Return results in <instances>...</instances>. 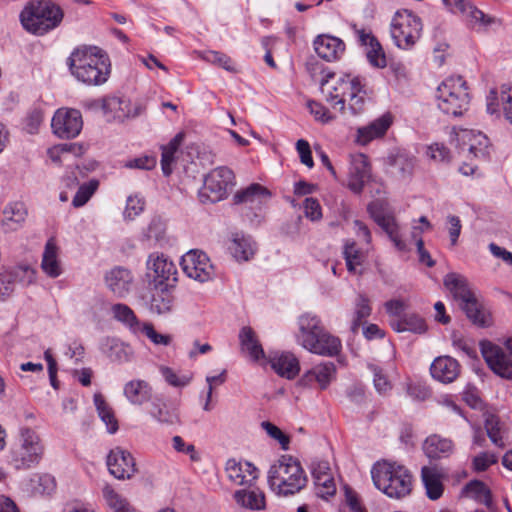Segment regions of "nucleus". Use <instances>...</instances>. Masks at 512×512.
Instances as JSON below:
<instances>
[{"instance_id": "obj_44", "label": "nucleus", "mask_w": 512, "mask_h": 512, "mask_svg": "<svg viewBox=\"0 0 512 512\" xmlns=\"http://www.w3.org/2000/svg\"><path fill=\"white\" fill-rule=\"evenodd\" d=\"M142 241L162 246L166 242V223L160 216H153L143 230Z\"/></svg>"}, {"instance_id": "obj_37", "label": "nucleus", "mask_w": 512, "mask_h": 512, "mask_svg": "<svg viewBox=\"0 0 512 512\" xmlns=\"http://www.w3.org/2000/svg\"><path fill=\"white\" fill-rule=\"evenodd\" d=\"M234 500L238 506L250 511H262L266 507L265 494L256 489H241L234 493Z\"/></svg>"}, {"instance_id": "obj_11", "label": "nucleus", "mask_w": 512, "mask_h": 512, "mask_svg": "<svg viewBox=\"0 0 512 512\" xmlns=\"http://www.w3.org/2000/svg\"><path fill=\"white\" fill-rule=\"evenodd\" d=\"M181 266L189 278L201 283L212 280L215 276V269L209 257L199 250H191L182 256Z\"/></svg>"}, {"instance_id": "obj_10", "label": "nucleus", "mask_w": 512, "mask_h": 512, "mask_svg": "<svg viewBox=\"0 0 512 512\" xmlns=\"http://www.w3.org/2000/svg\"><path fill=\"white\" fill-rule=\"evenodd\" d=\"M391 36L401 49H410L421 36V19L408 10L397 11L391 22Z\"/></svg>"}, {"instance_id": "obj_41", "label": "nucleus", "mask_w": 512, "mask_h": 512, "mask_svg": "<svg viewBox=\"0 0 512 512\" xmlns=\"http://www.w3.org/2000/svg\"><path fill=\"white\" fill-rule=\"evenodd\" d=\"M101 350L113 362L124 363L130 359V348L115 338H105Z\"/></svg>"}, {"instance_id": "obj_48", "label": "nucleus", "mask_w": 512, "mask_h": 512, "mask_svg": "<svg viewBox=\"0 0 512 512\" xmlns=\"http://www.w3.org/2000/svg\"><path fill=\"white\" fill-rule=\"evenodd\" d=\"M113 317L127 326L133 333L141 330L142 323L138 320L133 310L126 304H114L111 307Z\"/></svg>"}, {"instance_id": "obj_27", "label": "nucleus", "mask_w": 512, "mask_h": 512, "mask_svg": "<svg viewBox=\"0 0 512 512\" xmlns=\"http://www.w3.org/2000/svg\"><path fill=\"white\" fill-rule=\"evenodd\" d=\"M392 122V115L385 113L368 125L359 127L357 129L356 142L361 145H366L375 139L383 137L392 125Z\"/></svg>"}, {"instance_id": "obj_2", "label": "nucleus", "mask_w": 512, "mask_h": 512, "mask_svg": "<svg viewBox=\"0 0 512 512\" xmlns=\"http://www.w3.org/2000/svg\"><path fill=\"white\" fill-rule=\"evenodd\" d=\"M69 67L77 80L88 85L103 84L110 73L109 58L95 46L74 50L69 57Z\"/></svg>"}, {"instance_id": "obj_40", "label": "nucleus", "mask_w": 512, "mask_h": 512, "mask_svg": "<svg viewBox=\"0 0 512 512\" xmlns=\"http://www.w3.org/2000/svg\"><path fill=\"white\" fill-rule=\"evenodd\" d=\"M423 451L431 459H439L449 456L453 451V443L450 439L439 435H431L423 444Z\"/></svg>"}, {"instance_id": "obj_16", "label": "nucleus", "mask_w": 512, "mask_h": 512, "mask_svg": "<svg viewBox=\"0 0 512 512\" xmlns=\"http://www.w3.org/2000/svg\"><path fill=\"white\" fill-rule=\"evenodd\" d=\"M487 112L497 118L504 115L512 125V85H502L490 90L486 98Z\"/></svg>"}, {"instance_id": "obj_20", "label": "nucleus", "mask_w": 512, "mask_h": 512, "mask_svg": "<svg viewBox=\"0 0 512 512\" xmlns=\"http://www.w3.org/2000/svg\"><path fill=\"white\" fill-rule=\"evenodd\" d=\"M336 366L333 362L325 361L314 365L306 371L299 380L304 387H313L315 384L321 390H325L336 378Z\"/></svg>"}, {"instance_id": "obj_61", "label": "nucleus", "mask_w": 512, "mask_h": 512, "mask_svg": "<svg viewBox=\"0 0 512 512\" xmlns=\"http://www.w3.org/2000/svg\"><path fill=\"white\" fill-rule=\"evenodd\" d=\"M370 369L374 376L373 383L377 392L380 394L388 393L391 390L392 385L387 376L382 372V369L374 365H371Z\"/></svg>"}, {"instance_id": "obj_3", "label": "nucleus", "mask_w": 512, "mask_h": 512, "mask_svg": "<svg viewBox=\"0 0 512 512\" xmlns=\"http://www.w3.org/2000/svg\"><path fill=\"white\" fill-rule=\"evenodd\" d=\"M298 325V343L309 352L329 357L340 352L342 347L340 339L326 331L316 315L303 314L299 317Z\"/></svg>"}, {"instance_id": "obj_46", "label": "nucleus", "mask_w": 512, "mask_h": 512, "mask_svg": "<svg viewBox=\"0 0 512 512\" xmlns=\"http://www.w3.org/2000/svg\"><path fill=\"white\" fill-rule=\"evenodd\" d=\"M463 494L488 508L492 505L491 491L488 486L480 480H472L467 483L463 488Z\"/></svg>"}, {"instance_id": "obj_15", "label": "nucleus", "mask_w": 512, "mask_h": 512, "mask_svg": "<svg viewBox=\"0 0 512 512\" xmlns=\"http://www.w3.org/2000/svg\"><path fill=\"white\" fill-rule=\"evenodd\" d=\"M368 212L373 220L383 229L399 251H407V244L402 239L400 226L392 214L385 213L378 202L368 205Z\"/></svg>"}, {"instance_id": "obj_31", "label": "nucleus", "mask_w": 512, "mask_h": 512, "mask_svg": "<svg viewBox=\"0 0 512 512\" xmlns=\"http://www.w3.org/2000/svg\"><path fill=\"white\" fill-rule=\"evenodd\" d=\"M314 49L320 58L326 61H334L344 53L345 44L337 37L320 35L314 40Z\"/></svg>"}, {"instance_id": "obj_57", "label": "nucleus", "mask_w": 512, "mask_h": 512, "mask_svg": "<svg viewBox=\"0 0 512 512\" xmlns=\"http://www.w3.org/2000/svg\"><path fill=\"white\" fill-rule=\"evenodd\" d=\"M393 165L402 178H408L413 174L416 157L406 153H399L395 156Z\"/></svg>"}, {"instance_id": "obj_1", "label": "nucleus", "mask_w": 512, "mask_h": 512, "mask_svg": "<svg viewBox=\"0 0 512 512\" xmlns=\"http://www.w3.org/2000/svg\"><path fill=\"white\" fill-rule=\"evenodd\" d=\"M320 84L326 101L341 113L346 111V102L351 114L358 115L364 111L366 92L360 77L351 74L335 77L333 73H327Z\"/></svg>"}, {"instance_id": "obj_45", "label": "nucleus", "mask_w": 512, "mask_h": 512, "mask_svg": "<svg viewBox=\"0 0 512 512\" xmlns=\"http://www.w3.org/2000/svg\"><path fill=\"white\" fill-rule=\"evenodd\" d=\"M102 494L106 504L113 512H138L130 502L111 485L106 484L102 489Z\"/></svg>"}, {"instance_id": "obj_9", "label": "nucleus", "mask_w": 512, "mask_h": 512, "mask_svg": "<svg viewBox=\"0 0 512 512\" xmlns=\"http://www.w3.org/2000/svg\"><path fill=\"white\" fill-rule=\"evenodd\" d=\"M235 185V176L225 166L210 171L204 178L198 196L201 203H216L225 199Z\"/></svg>"}, {"instance_id": "obj_24", "label": "nucleus", "mask_w": 512, "mask_h": 512, "mask_svg": "<svg viewBox=\"0 0 512 512\" xmlns=\"http://www.w3.org/2000/svg\"><path fill=\"white\" fill-rule=\"evenodd\" d=\"M461 366L450 356H439L430 366V373L436 381L449 384L454 382L460 374Z\"/></svg>"}, {"instance_id": "obj_25", "label": "nucleus", "mask_w": 512, "mask_h": 512, "mask_svg": "<svg viewBox=\"0 0 512 512\" xmlns=\"http://www.w3.org/2000/svg\"><path fill=\"white\" fill-rule=\"evenodd\" d=\"M28 217V208L22 201H10L2 210L1 226L6 231H17L24 227Z\"/></svg>"}, {"instance_id": "obj_58", "label": "nucleus", "mask_w": 512, "mask_h": 512, "mask_svg": "<svg viewBox=\"0 0 512 512\" xmlns=\"http://www.w3.org/2000/svg\"><path fill=\"white\" fill-rule=\"evenodd\" d=\"M314 484L317 495L323 499L333 496L336 493V484L332 473L318 477L317 480H314Z\"/></svg>"}, {"instance_id": "obj_28", "label": "nucleus", "mask_w": 512, "mask_h": 512, "mask_svg": "<svg viewBox=\"0 0 512 512\" xmlns=\"http://www.w3.org/2000/svg\"><path fill=\"white\" fill-rule=\"evenodd\" d=\"M268 362L279 376L289 380L294 379L300 371L298 359L289 352H276L271 354Z\"/></svg>"}, {"instance_id": "obj_29", "label": "nucleus", "mask_w": 512, "mask_h": 512, "mask_svg": "<svg viewBox=\"0 0 512 512\" xmlns=\"http://www.w3.org/2000/svg\"><path fill=\"white\" fill-rule=\"evenodd\" d=\"M270 198L269 191L260 184L253 183L239 190L233 197L235 204H242L250 209H260Z\"/></svg>"}, {"instance_id": "obj_12", "label": "nucleus", "mask_w": 512, "mask_h": 512, "mask_svg": "<svg viewBox=\"0 0 512 512\" xmlns=\"http://www.w3.org/2000/svg\"><path fill=\"white\" fill-rule=\"evenodd\" d=\"M83 127L81 112L72 108H60L51 120L53 133L62 139H72L78 136Z\"/></svg>"}, {"instance_id": "obj_22", "label": "nucleus", "mask_w": 512, "mask_h": 512, "mask_svg": "<svg viewBox=\"0 0 512 512\" xmlns=\"http://www.w3.org/2000/svg\"><path fill=\"white\" fill-rule=\"evenodd\" d=\"M102 109L108 119L119 121L136 117L142 111V107L139 104H133L126 98L115 96L105 98L103 100Z\"/></svg>"}, {"instance_id": "obj_13", "label": "nucleus", "mask_w": 512, "mask_h": 512, "mask_svg": "<svg viewBox=\"0 0 512 512\" xmlns=\"http://www.w3.org/2000/svg\"><path fill=\"white\" fill-rule=\"evenodd\" d=\"M147 269L153 273L151 285L174 286L177 281L176 265L162 253L149 255Z\"/></svg>"}, {"instance_id": "obj_42", "label": "nucleus", "mask_w": 512, "mask_h": 512, "mask_svg": "<svg viewBox=\"0 0 512 512\" xmlns=\"http://www.w3.org/2000/svg\"><path fill=\"white\" fill-rule=\"evenodd\" d=\"M239 339L242 351L247 353L253 361H258L264 358L262 346L250 327H243L241 329Z\"/></svg>"}, {"instance_id": "obj_54", "label": "nucleus", "mask_w": 512, "mask_h": 512, "mask_svg": "<svg viewBox=\"0 0 512 512\" xmlns=\"http://www.w3.org/2000/svg\"><path fill=\"white\" fill-rule=\"evenodd\" d=\"M372 308L369 299L365 295H358L355 301L354 316L351 322V331L355 334L362 325L363 320L371 315Z\"/></svg>"}, {"instance_id": "obj_23", "label": "nucleus", "mask_w": 512, "mask_h": 512, "mask_svg": "<svg viewBox=\"0 0 512 512\" xmlns=\"http://www.w3.org/2000/svg\"><path fill=\"white\" fill-rule=\"evenodd\" d=\"M225 471L228 479L235 485H252L258 478V469L250 462L229 459Z\"/></svg>"}, {"instance_id": "obj_47", "label": "nucleus", "mask_w": 512, "mask_h": 512, "mask_svg": "<svg viewBox=\"0 0 512 512\" xmlns=\"http://www.w3.org/2000/svg\"><path fill=\"white\" fill-rule=\"evenodd\" d=\"M184 140V133L180 132L174 136L167 145L161 147V167L164 175L172 173V164L175 162L176 153Z\"/></svg>"}, {"instance_id": "obj_52", "label": "nucleus", "mask_w": 512, "mask_h": 512, "mask_svg": "<svg viewBox=\"0 0 512 512\" xmlns=\"http://www.w3.org/2000/svg\"><path fill=\"white\" fill-rule=\"evenodd\" d=\"M343 255L349 272L356 273L364 260L365 254L357 247L355 241L346 240L343 248Z\"/></svg>"}, {"instance_id": "obj_38", "label": "nucleus", "mask_w": 512, "mask_h": 512, "mask_svg": "<svg viewBox=\"0 0 512 512\" xmlns=\"http://www.w3.org/2000/svg\"><path fill=\"white\" fill-rule=\"evenodd\" d=\"M148 413L161 424L174 425L179 422L177 410L160 398H154L151 401Z\"/></svg>"}, {"instance_id": "obj_50", "label": "nucleus", "mask_w": 512, "mask_h": 512, "mask_svg": "<svg viewBox=\"0 0 512 512\" xmlns=\"http://www.w3.org/2000/svg\"><path fill=\"white\" fill-rule=\"evenodd\" d=\"M453 4L455 7V13L459 12L471 18V20H474L475 22H480L485 26L490 25L493 22V19L491 17L485 15L481 10L476 8L468 0H453Z\"/></svg>"}, {"instance_id": "obj_62", "label": "nucleus", "mask_w": 512, "mask_h": 512, "mask_svg": "<svg viewBox=\"0 0 512 512\" xmlns=\"http://www.w3.org/2000/svg\"><path fill=\"white\" fill-rule=\"evenodd\" d=\"M140 332H143L155 345L168 346L172 340L170 335L158 333L150 323L142 324Z\"/></svg>"}, {"instance_id": "obj_49", "label": "nucleus", "mask_w": 512, "mask_h": 512, "mask_svg": "<svg viewBox=\"0 0 512 512\" xmlns=\"http://www.w3.org/2000/svg\"><path fill=\"white\" fill-rule=\"evenodd\" d=\"M94 404L99 417L105 423L109 433H115L118 430V422L110 405L106 402L101 393H95Z\"/></svg>"}, {"instance_id": "obj_14", "label": "nucleus", "mask_w": 512, "mask_h": 512, "mask_svg": "<svg viewBox=\"0 0 512 512\" xmlns=\"http://www.w3.org/2000/svg\"><path fill=\"white\" fill-rule=\"evenodd\" d=\"M483 358L489 368L498 376L512 380V359L502 348L488 340L480 342Z\"/></svg>"}, {"instance_id": "obj_51", "label": "nucleus", "mask_w": 512, "mask_h": 512, "mask_svg": "<svg viewBox=\"0 0 512 512\" xmlns=\"http://www.w3.org/2000/svg\"><path fill=\"white\" fill-rule=\"evenodd\" d=\"M485 429L490 441L498 448L505 447V428L499 418L489 415L485 420Z\"/></svg>"}, {"instance_id": "obj_26", "label": "nucleus", "mask_w": 512, "mask_h": 512, "mask_svg": "<svg viewBox=\"0 0 512 512\" xmlns=\"http://www.w3.org/2000/svg\"><path fill=\"white\" fill-rule=\"evenodd\" d=\"M355 32L361 45L366 47L368 62L376 68L386 67V54L377 38L364 29H355Z\"/></svg>"}, {"instance_id": "obj_32", "label": "nucleus", "mask_w": 512, "mask_h": 512, "mask_svg": "<svg viewBox=\"0 0 512 512\" xmlns=\"http://www.w3.org/2000/svg\"><path fill=\"white\" fill-rule=\"evenodd\" d=\"M149 309L158 315L168 314L173 310L175 298L170 290L172 286L152 285Z\"/></svg>"}, {"instance_id": "obj_33", "label": "nucleus", "mask_w": 512, "mask_h": 512, "mask_svg": "<svg viewBox=\"0 0 512 512\" xmlns=\"http://www.w3.org/2000/svg\"><path fill=\"white\" fill-rule=\"evenodd\" d=\"M152 387L141 379L128 381L123 387V394L132 405L141 406L152 399Z\"/></svg>"}, {"instance_id": "obj_43", "label": "nucleus", "mask_w": 512, "mask_h": 512, "mask_svg": "<svg viewBox=\"0 0 512 512\" xmlns=\"http://www.w3.org/2000/svg\"><path fill=\"white\" fill-rule=\"evenodd\" d=\"M461 307L474 325L478 327H489L492 325L490 313L482 307L476 297Z\"/></svg>"}, {"instance_id": "obj_7", "label": "nucleus", "mask_w": 512, "mask_h": 512, "mask_svg": "<svg viewBox=\"0 0 512 512\" xmlns=\"http://www.w3.org/2000/svg\"><path fill=\"white\" fill-rule=\"evenodd\" d=\"M62 9L51 1H33L22 10L23 27L35 35H44L55 29L63 20Z\"/></svg>"}, {"instance_id": "obj_30", "label": "nucleus", "mask_w": 512, "mask_h": 512, "mask_svg": "<svg viewBox=\"0 0 512 512\" xmlns=\"http://www.w3.org/2000/svg\"><path fill=\"white\" fill-rule=\"evenodd\" d=\"M105 282L117 297H125L132 289L133 276L128 269L116 267L105 276Z\"/></svg>"}, {"instance_id": "obj_63", "label": "nucleus", "mask_w": 512, "mask_h": 512, "mask_svg": "<svg viewBox=\"0 0 512 512\" xmlns=\"http://www.w3.org/2000/svg\"><path fill=\"white\" fill-rule=\"evenodd\" d=\"M160 371L165 381L174 387H184L188 385L191 381L190 376H179L173 369L169 367H161Z\"/></svg>"}, {"instance_id": "obj_56", "label": "nucleus", "mask_w": 512, "mask_h": 512, "mask_svg": "<svg viewBox=\"0 0 512 512\" xmlns=\"http://www.w3.org/2000/svg\"><path fill=\"white\" fill-rule=\"evenodd\" d=\"M98 186H99V181L96 179H91L87 183L82 184L78 188V190L72 200V205L76 208L84 206L90 200V198L93 196V194L96 192V190L98 189Z\"/></svg>"}, {"instance_id": "obj_17", "label": "nucleus", "mask_w": 512, "mask_h": 512, "mask_svg": "<svg viewBox=\"0 0 512 512\" xmlns=\"http://www.w3.org/2000/svg\"><path fill=\"white\" fill-rule=\"evenodd\" d=\"M462 153L467 157L486 159L489 157L490 142L485 134L475 130H463L457 135Z\"/></svg>"}, {"instance_id": "obj_64", "label": "nucleus", "mask_w": 512, "mask_h": 512, "mask_svg": "<svg viewBox=\"0 0 512 512\" xmlns=\"http://www.w3.org/2000/svg\"><path fill=\"white\" fill-rule=\"evenodd\" d=\"M498 457L492 452H482L473 458V468L477 472L487 470L491 465L497 463Z\"/></svg>"}, {"instance_id": "obj_6", "label": "nucleus", "mask_w": 512, "mask_h": 512, "mask_svg": "<svg viewBox=\"0 0 512 512\" xmlns=\"http://www.w3.org/2000/svg\"><path fill=\"white\" fill-rule=\"evenodd\" d=\"M268 483L279 495H293L307 483L306 474L300 463L291 456H281L268 471Z\"/></svg>"}, {"instance_id": "obj_55", "label": "nucleus", "mask_w": 512, "mask_h": 512, "mask_svg": "<svg viewBox=\"0 0 512 512\" xmlns=\"http://www.w3.org/2000/svg\"><path fill=\"white\" fill-rule=\"evenodd\" d=\"M201 58L207 63L217 65L228 72H237L232 59L222 52L214 50L204 51L201 54Z\"/></svg>"}, {"instance_id": "obj_21", "label": "nucleus", "mask_w": 512, "mask_h": 512, "mask_svg": "<svg viewBox=\"0 0 512 512\" xmlns=\"http://www.w3.org/2000/svg\"><path fill=\"white\" fill-rule=\"evenodd\" d=\"M370 176L371 168L367 156L362 153L351 155L348 188L354 193H360Z\"/></svg>"}, {"instance_id": "obj_5", "label": "nucleus", "mask_w": 512, "mask_h": 512, "mask_svg": "<svg viewBox=\"0 0 512 512\" xmlns=\"http://www.w3.org/2000/svg\"><path fill=\"white\" fill-rule=\"evenodd\" d=\"M45 446L40 435L32 428L22 427L9 449V464L18 471L35 468L42 461Z\"/></svg>"}, {"instance_id": "obj_4", "label": "nucleus", "mask_w": 512, "mask_h": 512, "mask_svg": "<svg viewBox=\"0 0 512 512\" xmlns=\"http://www.w3.org/2000/svg\"><path fill=\"white\" fill-rule=\"evenodd\" d=\"M371 476L375 487L390 498L402 499L412 491L411 472L396 462L383 460L375 463Z\"/></svg>"}, {"instance_id": "obj_8", "label": "nucleus", "mask_w": 512, "mask_h": 512, "mask_svg": "<svg viewBox=\"0 0 512 512\" xmlns=\"http://www.w3.org/2000/svg\"><path fill=\"white\" fill-rule=\"evenodd\" d=\"M437 105L445 114L458 117L468 109L471 96L467 82L461 76L444 79L437 88Z\"/></svg>"}, {"instance_id": "obj_59", "label": "nucleus", "mask_w": 512, "mask_h": 512, "mask_svg": "<svg viewBox=\"0 0 512 512\" xmlns=\"http://www.w3.org/2000/svg\"><path fill=\"white\" fill-rule=\"evenodd\" d=\"M145 206V201L139 195H131L127 198L123 216L126 220H133L140 215Z\"/></svg>"}, {"instance_id": "obj_35", "label": "nucleus", "mask_w": 512, "mask_h": 512, "mask_svg": "<svg viewBox=\"0 0 512 512\" xmlns=\"http://www.w3.org/2000/svg\"><path fill=\"white\" fill-rule=\"evenodd\" d=\"M58 246L53 238H50L44 247L42 255L41 269L43 272L51 277L57 278L62 274V268L58 259Z\"/></svg>"}, {"instance_id": "obj_19", "label": "nucleus", "mask_w": 512, "mask_h": 512, "mask_svg": "<svg viewBox=\"0 0 512 512\" xmlns=\"http://www.w3.org/2000/svg\"><path fill=\"white\" fill-rule=\"evenodd\" d=\"M107 467L111 475L119 480L130 479L136 473L132 455L119 447L112 449L107 457Z\"/></svg>"}, {"instance_id": "obj_39", "label": "nucleus", "mask_w": 512, "mask_h": 512, "mask_svg": "<svg viewBox=\"0 0 512 512\" xmlns=\"http://www.w3.org/2000/svg\"><path fill=\"white\" fill-rule=\"evenodd\" d=\"M229 250L237 261H248L253 257L256 247L250 236L235 233L231 239Z\"/></svg>"}, {"instance_id": "obj_60", "label": "nucleus", "mask_w": 512, "mask_h": 512, "mask_svg": "<svg viewBox=\"0 0 512 512\" xmlns=\"http://www.w3.org/2000/svg\"><path fill=\"white\" fill-rule=\"evenodd\" d=\"M426 155L438 163H448L451 159L449 149L440 143H433L427 147Z\"/></svg>"}, {"instance_id": "obj_34", "label": "nucleus", "mask_w": 512, "mask_h": 512, "mask_svg": "<svg viewBox=\"0 0 512 512\" xmlns=\"http://www.w3.org/2000/svg\"><path fill=\"white\" fill-rule=\"evenodd\" d=\"M421 477L424 487L426 489V495L431 500L439 499L444 491L442 483V473L437 467H423L421 470Z\"/></svg>"}, {"instance_id": "obj_53", "label": "nucleus", "mask_w": 512, "mask_h": 512, "mask_svg": "<svg viewBox=\"0 0 512 512\" xmlns=\"http://www.w3.org/2000/svg\"><path fill=\"white\" fill-rule=\"evenodd\" d=\"M391 326L397 332L411 331L414 333H423L426 330L424 320L416 314L404 315L402 319L392 321Z\"/></svg>"}, {"instance_id": "obj_18", "label": "nucleus", "mask_w": 512, "mask_h": 512, "mask_svg": "<svg viewBox=\"0 0 512 512\" xmlns=\"http://www.w3.org/2000/svg\"><path fill=\"white\" fill-rule=\"evenodd\" d=\"M3 272H0V298L8 296L12 292V284L19 282L24 286L32 284L36 279L35 270L27 264H20L14 267L2 266Z\"/></svg>"}, {"instance_id": "obj_36", "label": "nucleus", "mask_w": 512, "mask_h": 512, "mask_svg": "<svg viewBox=\"0 0 512 512\" xmlns=\"http://www.w3.org/2000/svg\"><path fill=\"white\" fill-rule=\"evenodd\" d=\"M444 285L456 300L461 301V306L475 298L468 286L467 280L459 274H447L444 278Z\"/></svg>"}]
</instances>
